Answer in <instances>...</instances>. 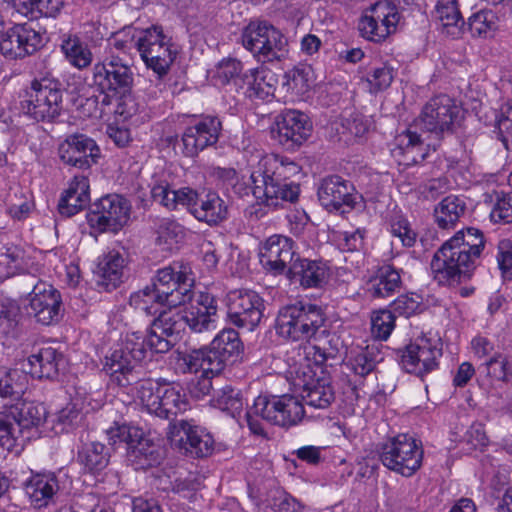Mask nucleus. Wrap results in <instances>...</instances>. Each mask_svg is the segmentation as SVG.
I'll return each mask as SVG.
<instances>
[{
	"label": "nucleus",
	"mask_w": 512,
	"mask_h": 512,
	"mask_svg": "<svg viewBox=\"0 0 512 512\" xmlns=\"http://www.w3.org/2000/svg\"><path fill=\"white\" fill-rule=\"evenodd\" d=\"M485 244L483 232L478 228L468 227L456 232L432 258L434 280L440 285L451 286L471 279Z\"/></svg>",
	"instance_id": "f257e3e1"
},
{
	"label": "nucleus",
	"mask_w": 512,
	"mask_h": 512,
	"mask_svg": "<svg viewBox=\"0 0 512 512\" xmlns=\"http://www.w3.org/2000/svg\"><path fill=\"white\" fill-rule=\"evenodd\" d=\"M300 169L298 164L288 159H263L250 176L254 197L260 203L273 208H278L283 203H295L299 198L300 186L289 181V178L298 174Z\"/></svg>",
	"instance_id": "f03ea898"
},
{
	"label": "nucleus",
	"mask_w": 512,
	"mask_h": 512,
	"mask_svg": "<svg viewBox=\"0 0 512 512\" xmlns=\"http://www.w3.org/2000/svg\"><path fill=\"white\" fill-rule=\"evenodd\" d=\"M152 354L144 333H128L121 346L105 357L103 369L111 381L121 387L138 385L143 379L141 362Z\"/></svg>",
	"instance_id": "7ed1b4c3"
},
{
	"label": "nucleus",
	"mask_w": 512,
	"mask_h": 512,
	"mask_svg": "<svg viewBox=\"0 0 512 512\" xmlns=\"http://www.w3.org/2000/svg\"><path fill=\"white\" fill-rule=\"evenodd\" d=\"M325 321V313L320 306L297 302L279 310L275 328L284 339L309 341L317 335Z\"/></svg>",
	"instance_id": "20e7f679"
},
{
	"label": "nucleus",
	"mask_w": 512,
	"mask_h": 512,
	"mask_svg": "<svg viewBox=\"0 0 512 512\" xmlns=\"http://www.w3.org/2000/svg\"><path fill=\"white\" fill-rule=\"evenodd\" d=\"M464 118L463 109L448 95L430 99L415 120L416 126L430 137L441 140L452 135Z\"/></svg>",
	"instance_id": "39448f33"
},
{
	"label": "nucleus",
	"mask_w": 512,
	"mask_h": 512,
	"mask_svg": "<svg viewBox=\"0 0 512 512\" xmlns=\"http://www.w3.org/2000/svg\"><path fill=\"white\" fill-rule=\"evenodd\" d=\"M377 451L384 467L404 477H411L422 465V445L408 434L388 438L378 445Z\"/></svg>",
	"instance_id": "423d86ee"
},
{
	"label": "nucleus",
	"mask_w": 512,
	"mask_h": 512,
	"mask_svg": "<svg viewBox=\"0 0 512 512\" xmlns=\"http://www.w3.org/2000/svg\"><path fill=\"white\" fill-rule=\"evenodd\" d=\"M194 284L188 267L174 262L157 270L152 278L150 289L156 304L170 308L185 305Z\"/></svg>",
	"instance_id": "0eeeda50"
},
{
	"label": "nucleus",
	"mask_w": 512,
	"mask_h": 512,
	"mask_svg": "<svg viewBox=\"0 0 512 512\" xmlns=\"http://www.w3.org/2000/svg\"><path fill=\"white\" fill-rule=\"evenodd\" d=\"M243 47L260 62L280 61L287 53L284 34L266 21H252L242 31Z\"/></svg>",
	"instance_id": "6e6552de"
},
{
	"label": "nucleus",
	"mask_w": 512,
	"mask_h": 512,
	"mask_svg": "<svg viewBox=\"0 0 512 512\" xmlns=\"http://www.w3.org/2000/svg\"><path fill=\"white\" fill-rule=\"evenodd\" d=\"M22 102L24 112L36 121H52L62 109V83L49 75L35 79Z\"/></svg>",
	"instance_id": "1a4fd4ad"
},
{
	"label": "nucleus",
	"mask_w": 512,
	"mask_h": 512,
	"mask_svg": "<svg viewBox=\"0 0 512 512\" xmlns=\"http://www.w3.org/2000/svg\"><path fill=\"white\" fill-rule=\"evenodd\" d=\"M135 48L146 67L153 70L159 78L168 73L177 54L171 38L157 25L139 31Z\"/></svg>",
	"instance_id": "9d476101"
},
{
	"label": "nucleus",
	"mask_w": 512,
	"mask_h": 512,
	"mask_svg": "<svg viewBox=\"0 0 512 512\" xmlns=\"http://www.w3.org/2000/svg\"><path fill=\"white\" fill-rule=\"evenodd\" d=\"M21 284L29 292V307L35 320L45 326L58 323L63 317V302L60 292L36 276L25 274Z\"/></svg>",
	"instance_id": "9b49d317"
},
{
	"label": "nucleus",
	"mask_w": 512,
	"mask_h": 512,
	"mask_svg": "<svg viewBox=\"0 0 512 512\" xmlns=\"http://www.w3.org/2000/svg\"><path fill=\"white\" fill-rule=\"evenodd\" d=\"M132 212L130 201L119 194H108L90 206L87 215L91 227L100 232L117 233L128 224Z\"/></svg>",
	"instance_id": "f8f14e48"
},
{
	"label": "nucleus",
	"mask_w": 512,
	"mask_h": 512,
	"mask_svg": "<svg viewBox=\"0 0 512 512\" xmlns=\"http://www.w3.org/2000/svg\"><path fill=\"white\" fill-rule=\"evenodd\" d=\"M254 412L261 419L282 428L298 425L305 416L301 400L293 395L258 396L254 401Z\"/></svg>",
	"instance_id": "ddd939ff"
},
{
	"label": "nucleus",
	"mask_w": 512,
	"mask_h": 512,
	"mask_svg": "<svg viewBox=\"0 0 512 512\" xmlns=\"http://www.w3.org/2000/svg\"><path fill=\"white\" fill-rule=\"evenodd\" d=\"M93 81L113 95L130 94L134 86L133 65L125 57L105 56L93 67Z\"/></svg>",
	"instance_id": "4468645a"
},
{
	"label": "nucleus",
	"mask_w": 512,
	"mask_h": 512,
	"mask_svg": "<svg viewBox=\"0 0 512 512\" xmlns=\"http://www.w3.org/2000/svg\"><path fill=\"white\" fill-rule=\"evenodd\" d=\"M317 196L323 208L341 214L353 210L363 199L353 183L340 175H329L321 179Z\"/></svg>",
	"instance_id": "2eb2a0df"
},
{
	"label": "nucleus",
	"mask_w": 512,
	"mask_h": 512,
	"mask_svg": "<svg viewBox=\"0 0 512 512\" xmlns=\"http://www.w3.org/2000/svg\"><path fill=\"white\" fill-rule=\"evenodd\" d=\"M400 20L397 7L388 0L372 5L358 22V30L365 39L380 43L396 31Z\"/></svg>",
	"instance_id": "dca6fc26"
},
{
	"label": "nucleus",
	"mask_w": 512,
	"mask_h": 512,
	"mask_svg": "<svg viewBox=\"0 0 512 512\" xmlns=\"http://www.w3.org/2000/svg\"><path fill=\"white\" fill-rule=\"evenodd\" d=\"M227 319L239 327L252 331L263 317L264 301L249 289H238L227 294Z\"/></svg>",
	"instance_id": "f3484780"
},
{
	"label": "nucleus",
	"mask_w": 512,
	"mask_h": 512,
	"mask_svg": "<svg viewBox=\"0 0 512 512\" xmlns=\"http://www.w3.org/2000/svg\"><path fill=\"white\" fill-rule=\"evenodd\" d=\"M186 328L181 311H163L154 318L144 334L151 353H166L176 344Z\"/></svg>",
	"instance_id": "a211bd4d"
},
{
	"label": "nucleus",
	"mask_w": 512,
	"mask_h": 512,
	"mask_svg": "<svg viewBox=\"0 0 512 512\" xmlns=\"http://www.w3.org/2000/svg\"><path fill=\"white\" fill-rule=\"evenodd\" d=\"M441 356L440 341L422 336L406 347L400 364L408 373L423 377L437 368Z\"/></svg>",
	"instance_id": "6ab92c4d"
},
{
	"label": "nucleus",
	"mask_w": 512,
	"mask_h": 512,
	"mask_svg": "<svg viewBox=\"0 0 512 512\" xmlns=\"http://www.w3.org/2000/svg\"><path fill=\"white\" fill-rule=\"evenodd\" d=\"M41 43V34L29 24H16L0 33V53L9 60L32 55Z\"/></svg>",
	"instance_id": "aec40b11"
},
{
	"label": "nucleus",
	"mask_w": 512,
	"mask_h": 512,
	"mask_svg": "<svg viewBox=\"0 0 512 512\" xmlns=\"http://www.w3.org/2000/svg\"><path fill=\"white\" fill-rule=\"evenodd\" d=\"M311 131L312 124L308 116L301 111L289 109L277 117L272 134L284 149L294 151L308 139Z\"/></svg>",
	"instance_id": "412c9836"
},
{
	"label": "nucleus",
	"mask_w": 512,
	"mask_h": 512,
	"mask_svg": "<svg viewBox=\"0 0 512 512\" xmlns=\"http://www.w3.org/2000/svg\"><path fill=\"white\" fill-rule=\"evenodd\" d=\"M188 305L181 311L185 325L195 333H202L216 328L217 301L207 292L189 293Z\"/></svg>",
	"instance_id": "4be33fe9"
},
{
	"label": "nucleus",
	"mask_w": 512,
	"mask_h": 512,
	"mask_svg": "<svg viewBox=\"0 0 512 512\" xmlns=\"http://www.w3.org/2000/svg\"><path fill=\"white\" fill-rule=\"evenodd\" d=\"M61 161L69 166L87 170L96 164L101 151L96 142L84 134H71L59 145Z\"/></svg>",
	"instance_id": "5701e85b"
},
{
	"label": "nucleus",
	"mask_w": 512,
	"mask_h": 512,
	"mask_svg": "<svg viewBox=\"0 0 512 512\" xmlns=\"http://www.w3.org/2000/svg\"><path fill=\"white\" fill-rule=\"evenodd\" d=\"M222 123L216 116H205L194 125L185 128L181 141L182 153L186 157H195L199 152L218 142Z\"/></svg>",
	"instance_id": "b1692460"
},
{
	"label": "nucleus",
	"mask_w": 512,
	"mask_h": 512,
	"mask_svg": "<svg viewBox=\"0 0 512 512\" xmlns=\"http://www.w3.org/2000/svg\"><path fill=\"white\" fill-rule=\"evenodd\" d=\"M295 256L294 241L283 235L270 236L259 253L262 266L274 275H287V270L295 263Z\"/></svg>",
	"instance_id": "393cba45"
},
{
	"label": "nucleus",
	"mask_w": 512,
	"mask_h": 512,
	"mask_svg": "<svg viewBox=\"0 0 512 512\" xmlns=\"http://www.w3.org/2000/svg\"><path fill=\"white\" fill-rule=\"evenodd\" d=\"M173 429L179 435V449L193 458H203L212 454L214 439L206 429L193 421L179 420L173 423Z\"/></svg>",
	"instance_id": "a878e982"
},
{
	"label": "nucleus",
	"mask_w": 512,
	"mask_h": 512,
	"mask_svg": "<svg viewBox=\"0 0 512 512\" xmlns=\"http://www.w3.org/2000/svg\"><path fill=\"white\" fill-rule=\"evenodd\" d=\"M29 373L38 379H54L60 371L66 368V358L64 354L50 345H44L33 349L32 354L27 359Z\"/></svg>",
	"instance_id": "bb28decb"
},
{
	"label": "nucleus",
	"mask_w": 512,
	"mask_h": 512,
	"mask_svg": "<svg viewBox=\"0 0 512 512\" xmlns=\"http://www.w3.org/2000/svg\"><path fill=\"white\" fill-rule=\"evenodd\" d=\"M290 280L299 282L303 288H319L328 280L329 269L321 260L296 257L295 263L287 270Z\"/></svg>",
	"instance_id": "cd10ccee"
},
{
	"label": "nucleus",
	"mask_w": 512,
	"mask_h": 512,
	"mask_svg": "<svg viewBox=\"0 0 512 512\" xmlns=\"http://www.w3.org/2000/svg\"><path fill=\"white\" fill-rule=\"evenodd\" d=\"M151 195L154 201L159 202L167 209L174 210L178 205H182L186 206L192 215V210L196 206L201 194L189 187L175 190L169 183L161 182L152 187Z\"/></svg>",
	"instance_id": "c85d7f7f"
},
{
	"label": "nucleus",
	"mask_w": 512,
	"mask_h": 512,
	"mask_svg": "<svg viewBox=\"0 0 512 512\" xmlns=\"http://www.w3.org/2000/svg\"><path fill=\"white\" fill-rule=\"evenodd\" d=\"M192 216L211 227L218 226L228 218V206L216 192L209 191L200 195Z\"/></svg>",
	"instance_id": "c756f323"
},
{
	"label": "nucleus",
	"mask_w": 512,
	"mask_h": 512,
	"mask_svg": "<svg viewBox=\"0 0 512 512\" xmlns=\"http://www.w3.org/2000/svg\"><path fill=\"white\" fill-rule=\"evenodd\" d=\"M393 155L400 165L409 167L424 161L428 156V147L423 144L420 135L410 129L401 133L397 139Z\"/></svg>",
	"instance_id": "7c9ffc66"
},
{
	"label": "nucleus",
	"mask_w": 512,
	"mask_h": 512,
	"mask_svg": "<svg viewBox=\"0 0 512 512\" xmlns=\"http://www.w3.org/2000/svg\"><path fill=\"white\" fill-rule=\"evenodd\" d=\"M59 488L54 473L33 475L24 485L25 493L35 508L45 507L52 502Z\"/></svg>",
	"instance_id": "2f4dec72"
},
{
	"label": "nucleus",
	"mask_w": 512,
	"mask_h": 512,
	"mask_svg": "<svg viewBox=\"0 0 512 512\" xmlns=\"http://www.w3.org/2000/svg\"><path fill=\"white\" fill-rule=\"evenodd\" d=\"M90 201L89 182L85 176H74L69 188L61 196L58 210L61 215L71 217L84 209Z\"/></svg>",
	"instance_id": "473e14b6"
},
{
	"label": "nucleus",
	"mask_w": 512,
	"mask_h": 512,
	"mask_svg": "<svg viewBox=\"0 0 512 512\" xmlns=\"http://www.w3.org/2000/svg\"><path fill=\"white\" fill-rule=\"evenodd\" d=\"M401 270L390 264L377 268L367 283V291L373 298H386L402 287Z\"/></svg>",
	"instance_id": "72a5a7b5"
},
{
	"label": "nucleus",
	"mask_w": 512,
	"mask_h": 512,
	"mask_svg": "<svg viewBox=\"0 0 512 512\" xmlns=\"http://www.w3.org/2000/svg\"><path fill=\"white\" fill-rule=\"evenodd\" d=\"M8 409L17 425L18 434L25 430L37 429L46 421L48 415L46 407L34 401L19 400L11 404Z\"/></svg>",
	"instance_id": "f704fd0d"
},
{
	"label": "nucleus",
	"mask_w": 512,
	"mask_h": 512,
	"mask_svg": "<svg viewBox=\"0 0 512 512\" xmlns=\"http://www.w3.org/2000/svg\"><path fill=\"white\" fill-rule=\"evenodd\" d=\"M164 381L165 379L162 378L158 380L143 379L135 386L137 398L143 408L161 419H166L165 400L161 395L164 390Z\"/></svg>",
	"instance_id": "c9c22d12"
},
{
	"label": "nucleus",
	"mask_w": 512,
	"mask_h": 512,
	"mask_svg": "<svg viewBox=\"0 0 512 512\" xmlns=\"http://www.w3.org/2000/svg\"><path fill=\"white\" fill-rule=\"evenodd\" d=\"M124 266L125 259L119 252L115 250L108 252L98 262L95 271L98 278L97 285L107 291L115 289L122 282Z\"/></svg>",
	"instance_id": "e433bc0d"
},
{
	"label": "nucleus",
	"mask_w": 512,
	"mask_h": 512,
	"mask_svg": "<svg viewBox=\"0 0 512 512\" xmlns=\"http://www.w3.org/2000/svg\"><path fill=\"white\" fill-rule=\"evenodd\" d=\"M127 449L128 460L136 469H147L160 463L161 448L151 439L140 437L129 442Z\"/></svg>",
	"instance_id": "4c0bfd02"
},
{
	"label": "nucleus",
	"mask_w": 512,
	"mask_h": 512,
	"mask_svg": "<svg viewBox=\"0 0 512 512\" xmlns=\"http://www.w3.org/2000/svg\"><path fill=\"white\" fill-rule=\"evenodd\" d=\"M467 205L463 197L449 195L434 208V219L442 229H453L466 214Z\"/></svg>",
	"instance_id": "58836bf2"
},
{
	"label": "nucleus",
	"mask_w": 512,
	"mask_h": 512,
	"mask_svg": "<svg viewBox=\"0 0 512 512\" xmlns=\"http://www.w3.org/2000/svg\"><path fill=\"white\" fill-rule=\"evenodd\" d=\"M244 80L248 84L246 95L250 99L268 101L274 96L276 80L271 72L259 68L250 69L244 74Z\"/></svg>",
	"instance_id": "ea45409f"
},
{
	"label": "nucleus",
	"mask_w": 512,
	"mask_h": 512,
	"mask_svg": "<svg viewBox=\"0 0 512 512\" xmlns=\"http://www.w3.org/2000/svg\"><path fill=\"white\" fill-rule=\"evenodd\" d=\"M311 73V67L304 65L286 71L279 87L280 92L291 99L304 95L310 89Z\"/></svg>",
	"instance_id": "a19ab883"
},
{
	"label": "nucleus",
	"mask_w": 512,
	"mask_h": 512,
	"mask_svg": "<svg viewBox=\"0 0 512 512\" xmlns=\"http://www.w3.org/2000/svg\"><path fill=\"white\" fill-rule=\"evenodd\" d=\"M303 400L315 409H326L335 400V392L326 378L312 380L304 385Z\"/></svg>",
	"instance_id": "79ce46f5"
},
{
	"label": "nucleus",
	"mask_w": 512,
	"mask_h": 512,
	"mask_svg": "<svg viewBox=\"0 0 512 512\" xmlns=\"http://www.w3.org/2000/svg\"><path fill=\"white\" fill-rule=\"evenodd\" d=\"M27 386V376L18 369L0 367V397L10 402L21 400Z\"/></svg>",
	"instance_id": "37998d69"
},
{
	"label": "nucleus",
	"mask_w": 512,
	"mask_h": 512,
	"mask_svg": "<svg viewBox=\"0 0 512 512\" xmlns=\"http://www.w3.org/2000/svg\"><path fill=\"white\" fill-rule=\"evenodd\" d=\"M153 223L157 235L156 243L166 250H172L185 238V228L173 218L157 217Z\"/></svg>",
	"instance_id": "c03bdc74"
},
{
	"label": "nucleus",
	"mask_w": 512,
	"mask_h": 512,
	"mask_svg": "<svg viewBox=\"0 0 512 512\" xmlns=\"http://www.w3.org/2000/svg\"><path fill=\"white\" fill-rule=\"evenodd\" d=\"M211 404L236 418L243 411L244 400L240 390L226 384L214 389Z\"/></svg>",
	"instance_id": "a18cd8bd"
},
{
	"label": "nucleus",
	"mask_w": 512,
	"mask_h": 512,
	"mask_svg": "<svg viewBox=\"0 0 512 512\" xmlns=\"http://www.w3.org/2000/svg\"><path fill=\"white\" fill-rule=\"evenodd\" d=\"M436 17L441 22L448 35L452 37L460 35L464 21L456 0H438L436 5Z\"/></svg>",
	"instance_id": "49530a36"
},
{
	"label": "nucleus",
	"mask_w": 512,
	"mask_h": 512,
	"mask_svg": "<svg viewBox=\"0 0 512 512\" xmlns=\"http://www.w3.org/2000/svg\"><path fill=\"white\" fill-rule=\"evenodd\" d=\"M61 50L70 64L78 69L86 68L92 63L93 57L88 45L75 35L63 38Z\"/></svg>",
	"instance_id": "de8ad7c7"
},
{
	"label": "nucleus",
	"mask_w": 512,
	"mask_h": 512,
	"mask_svg": "<svg viewBox=\"0 0 512 512\" xmlns=\"http://www.w3.org/2000/svg\"><path fill=\"white\" fill-rule=\"evenodd\" d=\"M161 395L165 400L164 411L166 412L167 420H171L178 414H181L190 408L187 395L179 384L168 383L165 380L164 390Z\"/></svg>",
	"instance_id": "09e8293b"
},
{
	"label": "nucleus",
	"mask_w": 512,
	"mask_h": 512,
	"mask_svg": "<svg viewBox=\"0 0 512 512\" xmlns=\"http://www.w3.org/2000/svg\"><path fill=\"white\" fill-rule=\"evenodd\" d=\"M19 309L14 304L1 305L0 309V344L10 347L19 336Z\"/></svg>",
	"instance_id": "8fccbe9b"
},
{
	"label": "nucleus",
	"mask_w": 512,
	"mask_h": 512,
	"mask_svg": "<svg viewBox=\"0 0 512 512\" xmlns=\"http://www.w3.org/2000/svg\"><path fill=\"white\" fill-rule=\"evenodd\" d=\"M78 461L91 473L102 471L109 463V454L104 444L91 442L78 453Z\"/></svg>",
	"instance_id": "3c124183"
},
{
	"label": "nucleus",
	"mask_w": 512,
	"mask_h": 512,
	"mask_svg": "<svg viewBox=\"0 0 512 512\" xmlns=\"http://www.w3.org/2000/svg\"><path fill=\"white\" fill-rule=\"evenodd\" d=\"M210 344L213 349L219 350L230 364L235 362L243 350L239 333L232 328L219 332Z\"/></svg>",
	"instance_id": "603ef678"
},
{
	"label": "nucleus",
	"mask_w": 512,
	"mask_h": 512,
	"mask_svg": "<svg viewBox=\"0 0 512 512\" xmlns=\"http://www.w3.org/2000/svg\"><path fill=\"white\" fill-rule=\"evenodd\" d=\"M139 31L134 28H125L113 34L108 40L106 56L116 55L124 57L135 48L136 39Z\"/></svg>",
	"instance_id": "864d4df0"
},
{
	"label": "nucleus",
	"mask_w": 512,
	"mask_h": 512,
	"mask_svg": "<svg viewBox=\"0 0 512 512\" xmlns=\"http://www.w3.org/2000/svg\"><path fill=\"white\" fill-rule=\"evenodd\" d=\"M479 370L486 373L492 380L509 382L512 380V366L506 356L497 354L482 364Z\"/></svg>",
	"instance_id": "5fc2aeb1"
},
{
	"label": "nucleus",
	"mask_w": 512,
	"mask_h": 512,
	"mask_svg": "<svg viewBox=\"0 0 512 512\" xmlns=\"http://www.w3.org/2000/svg\"><path fill=\"white\" fill-rule=\"evenodd\" d=\"M0 264L5 265L8 274L22 273L26 269L25 251L16 245L3 246L0 248Z\"/></svg>",
	"instance_id": "6e6d98bb"
},
{
	"label": "nucleus",
	"mask_w": 512,
	"mask_h": 512,
	"mask_svg": "<svg viewBox=\"0 0 512 512\" xmlns=\"http://www.w3.org/2000/svg\"><path fill=\"white\" fill-rule=\"evenodd\" d=\"M396 316L390 310H379L371 316V334L375 339L387 340L395 327Z\"/></svg>",
	"instance_id": "4d7b16f0"
},
{
	"label": "nucleus",
	"mask_w": 512,
	"mask_h": 512,
	"mask_svg": "<svg viewBox=\"0 0 512 512\" xmlns=\"http://www.w3.org/2000/svg\"><path fill=\"white\" fill-rule=\"evenodd\" d=\"M468 27L473 36L486 37L496 29V16L490 10H481L470 16Z\"/></svg>",
	"instance_id": "13d9d810"
},
{
	"label": "nucleus",
	"mask_w": 512,
	"mask_h": 512,
	"mask_svg": "<svg viewBox=\"0 0 512 512\" xmlns=\"http://www.w3.org/2000/svg\"><path fill=\"white\" fill-rule=\"evenodd\" d=\"M17 433L18 428L10 410L7 408L0 411V446L7 451H12L18 439Z\"/></svg>",
	"instance_id": "bf43d9fd"
},
{
	"label": "nucleus",
	"mask_w": 512,
	"mask_h": 512,
	"mask_svg": "<svg viewBox=\"0 0 512 512\" xmlns=\"http://www.w3.org/2000/svg\"><path fill=\"white\" fill-rule=\"evenodd\" d=\"M390 232L393 237L398 238L404 247L414 246L417 238L407 219L398 216L391 220Z\"/></svg>",
	"instance_id": "052dcab7"
},
{
	"label": "nucleus",
	"mask_w": 512,
	"mask_h": 512,
	"mask_svg": "<svg viewBox=\"0 0 512 512\" xmlns=\"http://www.w3.org/2000/svg\"><path fill=\"white\" fill-rule=\"evenodd\" d=\"M421 297L417 294L410 293L400 295L391 304L393 314L409 317L420 310Z\"/></svg>",
	"instance_id": "680f3d73"
},
{
	"label": "nucleus",
	"mask_w": 512,
	"mask_h": 512,
	"mask_svg": "<svg viewBox=\"0 0 512 512\" xmlns=\"http://www.w3.org/2000/svg\"><path fill=\"white\" fill-rule=\"evenodd\" d=\"M243 66L240 61L233 58L223 59L218 63L214 77L222 84H228L236 79L242 72Z\"/></svg>",
	"instance_id": "e2e57ef3"
},
{
	"label": "nucleus",
	"mask_w": 512,
	"mask_h": 512,
	"mask_svg": "<svg viewBox=\"0 0 512 512\" xmlns=\"http://www.w3.org/2000/svg\"><path fill=\"white\" fill-rule=\"evenodd\" d=\"M203 352V361L204 364V373L218 375L226 365L230 364L224 356H222L219 350L213 349V346L210 344L208 348H201Z\"/></svg>",
	"instance_id": "0e129e2a"
},
{
	"label": "nucleus",
	"mask_w": 512,
	"mask_h": 512,
	"mask_svg": "<svg viewBox=\"0 0 512 512\" xmlns=\"http://www.w3.org/2000/svg\"><path fill=\"white\" fill-rule=\"evenodd\" d=\"M376 362L374 352L366 348L350 360V365L355 374L366 376L374 370Z\"/></svg>",
	"instance_id": "69168bd1"
},
{
	"label": "nucleus",
	"mask_w": 512,
	"mask_h": 512,
	"mask_svg": "<svg viewBox=\"0 0 512 512\" xmlns=\"http://www.w3.org/2000/svg\"><path fill=\"white\" fill-rule=\"evenodd\" d=\"M203 352L198 350H192L188 353L180 354L178 358V367L182 373H196L202 370L204 373Z\"/></svg>",
	"instance_id": "338daca9"
},
{
	"label": "nucleus",
	"mask_w": 512,
	"mask_h": 512,
	"mask_svg": "<svg viewBox=\"0 0 512 512\" xmlns=\"http://www.w3.org/2000/svg\"><path fill=\"white\" fill-rule=\"evenodd\" d=\"M491 219L495 222L504 221L506 223L512 222V194L497 197L491 213Z\"/></svg>",
	"instance_id": "774afa93"
}]
</instances>
